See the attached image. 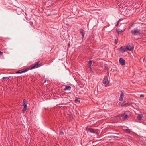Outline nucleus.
I'll return each instance as SVG.
<instances>
[{"mask_svg": "<svg viewBox=\"0 0 146 146\" xmlns=\"http://www.w3.org/2000/svg\"><path fill=\"white\" fill-rule=\"evenodd\" d=\"M119 62L121 65H124L125 64V61L123 58H120L119 59Z\"/></svg>", "mask_w": 146, "mask_h": 146, "instance_id": "9", "label": "nucleus"}, {"mask_svg": "<svg viewBox=\"0 0 146 146\" xmlns=\"http://www.w3.org/2000/svg\"><path fill=\"white\" fill-rule=\"evenodd\" d=\"M22 104L23 106L24 107H27V104L25 99H24L23 100Z\"/></svg>", "mask_w": 146, "mask_h": 146, "instance_id": "14", "label": "nucleus"}, {"mask_svg": "<svg viewBox=\"0 0 146 146\" xmlns=\"http://www.w3.org/2000/svg\"><path fill=\"white\" fill-rule=\"evenodd\" d=\"M41 62L38 61L31 66V69H32L40 67L41 66Z\"/></svg>", "mask_w": 146, "mask_h": 146, "instance_id": "2", "label": "nucleus"}, {"mask_svg": "<svg viewBox=\"0 0 146 146\" xmlns=\"http://www.w3.org/2000/svg\"><path fill=\"white\" fill-rule=\"evenodd\" d=\"M2 54L3 52L0 51V55H1V54Z\"/></svg>", "mask_w": 146, "mask_h": 146, "instance_id": "30", "label": "nucleus"}, {"mask_svg": "<svg viewBox=\"0 0 146 146\" xmlns=\"http://www.w3.org/2000/svg\"><path fill=\"white\" fill-rule=\"evenodd\" d=\"M130 104L129 103H125L124 102L123 103H122L121 104V106L122 107H126L127 106H129L130 105Z\"/></svg>", "mask_w": 146, "mask_h": 146, "instance_id": "13", "label": "nucleus"}, {"mask_svg": "<svg viewBox=\"0 0 146 146\" xmlns=\"http://www.w3.org/2000/svg\"><path fill=\"white\" fill-rule=\"evenodd\" d=\"M117 42H118V41H117V39H115V40H114V43L115 44H116L117 43Z\"/></svg>", "mask_w": 146, "mask_h": 146, "instance_id": "24", "label": "nucleus"}, {"mask_svg": "<svg viewBox=\"0 0 146 146\" xmlns=\"http://www.w3.org/2000/svg\"><path fill=\"white\" fill-rule=\"evenodd\" d=\"M63 133V132H62V133Z\"/></svg>", "mask_w": 146, "mask_h": 146, "instance_id": "37", "label": "nucleus"}, {"mask_svg": "<svg viewBox=\"0 0 146 146\" xmlns=\"http://www.w3.org/2000/svg\"><path fill=\"white\" fill-rule=\"evenodd\" d=\"M102 139H103V138H102V139H101V140H102Z\"/></svg>", "mask_w": 146, "mask_h": 146, "instance_id": "34", "label": "nucleus"}, {"mask_svg": "<svg viewBox=\"0 0 146 146\" xmlns=\"http://www.w3.org/2000/svg\"><path fill=\"white\" fill-rule=\"evenodd\" d=\"M29 23L31 26L33 24V22L32 21H30Z\"/></svg>", "mask_w": 146, "mask_h": 146, "instance_id": "26", "label": "nucleus"}, {"mask_svg": "<svg viewBox=\"0 0 146 146\" xmlns=\"http://www.w3.org/2000/svg\"><path fill=\"white\" fill-rule=\"evenodd\" d=\"M131 113L129 111H126L125 112L124 114L122 116L123 119H125L130 117Z\"/></svg>", "mask_w": 146, "mask_h": 146, "instance_id": "3", "label": "nucleus"}, {"mask_svg": "<svg viewBox=\"0 0 146 146\" xmlns=\"http://www.w3.org/2000/svg\"><path fill=\"white\" fill-rule=\"evenodd\" d=\"M28 69L27 68H24L22 70H18L15 72V73L17 74L18 73H21L26 72V71L28 70Z\"/></svg>", "mask_w": 146, "mask_h": 146, "instance_id": "8", "label": "nucleus"}, {"mask_svg": "<svg viewBox=\"0 0 146 146\" xmlns=\"http://www.w3.org/2000/svg\"><path fill=\"white\" fill-rule=\"evenodd\" d=\"M113 137L114 138H115V137L119 138L120 139H121L122 138V137L117 136H114Z\"/></svg>", "mask_w": 146, "mask_h": 146, "instance_id": "25", "label": "nucleus"}, {"mask_svg": "<svg viewBox=\"0 0 146 146\" xmlns=\"http://www.w3.org/2000/svg\"><path fill=\"white\" fill-rule=\"evenodd\" d=\"M116 31L117 33L119 35L121 33L123 32V31L121 30L120 29H118L116 30Z\"/></svg>", "mask_w": 146, "mask_h": 146, "instance_id": "16", "label": "nucleus"}, {"mask_svg": "<svg viewBox=\"0 0 146 146\" xmlns=\"http://www.w3.org/2000/svg\"><path fill=\"white\" fill-rule=\"evenodd\" d=\"M143 117L142 114H138L137 117V118L139 120H141Z\"/></svg>", "mask_w": 146, "mask_h": 146, "instance_id": "15", "label": "nucleus"}, {"mask_svg": "<svg viewBox=\"0 0 146 146\" xmlns=\"http://www.w3.org/2000/svg\"><path fill=\"white\" fill-rule=\"evenodd\" d=\"M120 19L117 22V23L116 25V26L118 27L119 26V23L120 22Z\"/></svg>", "mask_w": 146, "mask_h": 146, "instance_id": "22", "label": "nucleus"}, {"mask_svg": "<svg viewBox=\"0 0 146 146\" xmlns=\"http://www.w3.org/2000/svg\"><path fill=\"white\" fill-rule=\"evenodd\" d=\"M3 57V55H0V57Z\"/></svg>", "mask_w": 146, "mask_h": 146, "instance_id": "32", "label": "nucleus"}, {"mask_svg": "<svg viewBox=\"0 0 146 146\" xmlns=\"http://www.w3.org/2000/svg\"><path fill=\"white\" fill-rule=\"evenodd\" d=\"M105 139H104L103 141H104V140L105 141V140L107 138V137H106V138L105 137ZM105 141H104V142H103V143H104Z\"/></svg>", "mask_w": 146, "mask_h": 146, "instance_id": "29", "label": "nucleus"}, {"mask_svg": "<svg viewBox=\"0 0 146 146\" xmlns=\"http://www.w3.org/2000/svg\"><path fill=\"white\" fill-rule=\"evenodd\" d=\"M80 34L82 35V39H83L84 36L85 35V31L82 28L80 29Z\"/></svg>", "mask_w": 146, "mask_h": 146, "instance_id": "10", "label": "nucleus"}, {"mask_svg": "<svg viewBox=\"0 0 146 146\" xmlns=\"http://www.w3.org/2000/svg\"><path fill=\"white\" fill-rule=\"evenodd\" d=\"M86 131L90 132V133H95L96 134H98V131H96V130L92 128L87 127L86 128Z\"/></svg>", "mask_w": 146, "mask_h": 146, "instance_id": "6", "label": "nucleus"}, {"mask_svg": "<svg viewBox=\"0 0 146 146\" xmlns=\"http://www.w3.org/2000/svg\"><path fill=\"white\" fill-rule=\"evenodd\" d=\"M89 68H90V70H92V68L91 67V65H89Z\"/></svg>", "mask_w": 146, "mask_h": 146, "instance_id": "28", "label": "nucleus"}, {"mask_svg": "<svg viewBox=\"0 0 146 146\" xmlns=\"http://www.w3.org/2000/svg\"><path fill=\"white\" fill-rule=\"evenodd\" d=\"M27 109V107H24L23 108L22 110V111L23 113H24L25 112Z\"/></svg>", "mask_w": 146, "mask_h": 146, "instance_id": "18", "label": "nucleus"}, {"mask_svg": "<svg viewBox=\"0 0 146 146\" xmlns=\"http://www.w3.org/2000/svg\"><path fill=\"white\" fill-rule=\"evenodd\" d=\"M102 85L106 87L107 85L109 84V82L108 80L107 77L106 76L104 77L103 80V81Z\"/></svg>", "mask_w": 146, "mask_h": 146, "instance_id": "5", "label": "nucleus"}, {"mask_svg": "<svg viewBox=\"0 0 146 146\" xmlns=\"http://www.w3.org/2000/svg\"><path fill=\"white\" fill-rule=\"evenodd\" d=\"M63 133V132H62V133Z\"/></svg>", "mask_w": 146, "mask_h": 146, "instance_id": "36", "label": "nucleus"}, {"mask_svg": "<svg viewBox=\"0 0 146 146\" xmlns=\"http://www.w3.org/2000/svg\"><path fill=\"white\" fill-rule=\"evenodd\" d=\"M131 33L134 36L140 35L142 34L141 31L136 28L131 31Z\"/></svg>", "mask_w": 146, "mask_h": 146, "instance_id": "1", "label": "nucleus"}, {"mask_svg": "<svg viewBox=\"0 0 146 146\" xmlns=\"http://www.w3.org/2000/svg\"><path fill=\"white\" fill-rule=\"evenodd\" d=\"M121 94H120L119 100L120 101H122L123 100V97H124V94L123 92L122 91H121Z\"/></svg>", "mask_w": 146, "mask_h": 146, "instance_id": "12", "label": "nucleus"}, {"mask_svg": "<svg viewBox=\"0 0 146 146\" xmlns=\"http://www.w3.org/2000/svg\"><path fill=\"white\" fill-rule=\"evenodd\" d=\"M75 102H80V100H78V99L77 98H76L75 99Z\"/></svg>", "mask_w": 146, "mask_h": 146, "instance_id": "20", "label": "nucleus"}, {"mask_svg": "<svg viewBox=\"0 0 146 146\" xmlns=\"http://www.w3.org/2000/svg\"><path fill=\"white\" fill-rule=\"evenodd\" d=\"M65 88L63 89V90L64 91H66V90H68L70 91L71 90V87L70 86L68 85H65Z\"/></svg>", "mask_w": 146, "mask_h": 146, "instance_id": "11", "label": "nucleus"}, {"mask_svg": "<svg viewBox=\"0 0 146 146\" xmlns=\"http://www.w3.org/2000/svg\"><path fill=\"white\" fill-rule=\"evenodd\" d=\"M124 131L125 132L128 133H130L131 131L129 129H125Z\"/></svg>", "mask_w": 146, "mask_h": 146, "instance_id": "17", "label": "nucleus"}, {"mask_svg": "<svg viewBox=\"0 0 146 146\" xmlns=\"http://www.w3.org/2000/svg\"><path fill=\"white\" fill-rule=\"evenodd\" d=\"M104 67L105 69L107 70L108 69V66L106 64H104Z\"/></svg>", "mask_w": 146, "mask_h": 146, "instance_id": "19", "label": "nucleus"}, {"mask_svg": "<svg viewBox=\"0 0 146 146\" xmlns=\"http://www.w3.org/2000/svg\"><path fill=\"white\" fill-rule=\"evenodd\" d=\"M70 45V44H68V46H69Z\"/></svg>", "mask_w": 146, "mask_h": 146, "instance_id": "35", "label": "nucleus"}, {"mask_svg": "<svg viewBox=\"0 0 146 146\" xmlns=\"http://www.w3.org/2000/svg\"><path fill=\"white\" fill-rule=\"evenodd\" d=\"M88 63H89V65H91L92 64V61L91 60H90L88 62Z\"/></svg>", "mask_w": 146, "mask_h": 146, "instance_id": "21", "label": "nucleus"}, {"mask_svg": "<svg viewBox=\"0 0 146 146\" xmlns=\"http://www.w3.org/2000/svg\"><path fill=\"white\" fill-rule=\"evenodd\" d=\"M104 135H103V136H102V137H103V136H104Z\"/></svg>", "mask_w": 146, "mask_h": 146, "instance_id": "38", "label": "nucleus"}, {"mask_svg": "<svg viewBox=\"0 0 146 146\" xmlns=\"http://www.w3.org/2000/svg\"><path fill=\"white\" fill-rule=\"evenodd\" d=\"M5 78V77H3V78Z\"/></svg>", "mask_w": 146, "mask_h": 146, "instance_id": "33", "label": "nucleus"}, {"mask_svg": "<svg viewBox=\"0 0 146 146\" xmlns=\"http://www.w3.org/2000/svg\"><path fill=\"white\" fill-rule=\"evenodd\" d=\"M118 50L120 52L122 53H123L127 50L125 46H123L120 47L118 49Z\"/></svg>", "mask_w": 146, "mask_h": 146, "instance_id": "7", "label": "nucleus"}, {"mask_svg": "<svg viewBox=\"0 0 146 146\" xmlns=\"http://www.w3.org/2000/svg\"><path fill=\"white\" fill-rule=\"evenodd\" d=\"M134 22H133L130 25V26H129V29H131V27H132L133 26V25H134Z\"/></svg>", "mask_w": 146, "mask_h": 146, "instance_id": "23", "label": "nucleus"}, {"mask_svg": "<svg viewBox=\"0 0 146 146\" xmlns=\"http://www.w3.org/2000/svg\"><path fill=\"white\" fill-rule=\"evenodd\" d=\"M46 79L44 81V83H45L46 82Z\"/></svg>", "mask_w": 146, "mask_h": 146, "instance_id": "31", "label": "nucleus"}, {"mask_svg": "<svg viewBox=\"0 0 146 146\" xmlns=\"http://www.w3.org/2000/svg\"><path fill=\"white\" fill-rule=\"evenodd\" d=\"M140 97H144V96L143 94H141V95H140Z\"/></svg>", "mask_w": 146, "mask_h": 146, "instance_id": "27", "label": "nucleus"}, {"mask_svg": "<svg viewBox=\"0 0 146 146\" xmlns=\"http://www.w3.org/2000/svg\"><path fill=\"white\" fill-rule=\"evenodd\" d=\"M127 50L131 51L134 49V46L133 44L131 43L127 44L126 46Z\"/></svg>", "mask_w": 146, "mask_h": 146, "instance_id": "4", "label": "nucleus"}]
</instances>
